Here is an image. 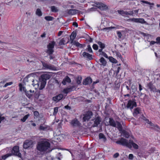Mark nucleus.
I'll return each mask as SVG.
<instances>
[{
  "instance_id": "1",
  "label": "nucleus",
  "mask_w": 160,
  "mask_h": 160,
  "mask_svg": "<svg viewBox=\"0 0 160 160\" xmlns=\"http://www.w3.org/2000/svg\"><path fill=\"white\" fill-rule=\"evenodd\" d=\"M37 150L40 152H48L52 151L50 148V144L46 140H42L38 142L36 147Z\"/></svg>"
},
{
  "instance_id": "2",
  "label": "nucleus",
  "mask_w": 160,
  "mask_h": 160,
  "mask_svg": "<svg viewBox=\"0 0 160 160\" xmlns=\"http://www.w3.org/2000/svg\"><path fill=\"white\" fill-rule=\"evenodd\" d=\"M116 142L118 144L126 146L130 149L132 147L135 149H138V145L134 142L132 140H129L128 141L123 138H121L120 140L117 141Z\"/></svg>"
},
{
  "instance_id": "3",
  "label": "nucleus",
  "mask_w": 160,
  "mask_h": 160,
  "mask_svg": "<svg viewBox=\"0 0 160 160\" xmlns=\"http://www.w3.org/2000/svg\"><path fill=\"white\" fill-rule=\"evenodd\" d=\"M51 75L49 73L44 74L41 76L39 78V82L40 84V86L39 88L40 89H43L45 87L46 83V81L50 78Z\"/></svg>"
},
{
  "instance_id": "4",
  "label": "nucleus",
  "mask_w": 160,
  "mask_h": 160,
  "mask_svg": "<svg viewBox=\"0 0 160 160\" xmlns=\"http://www.w3.org/2000/svg\"><path fill=\"white\" fill-rule=\"evenodd\" d=\"M93 6L97 7L101 10H106L108 9V7L107 5L102 2H95L92 5Z\"/></svg>"
},
{
  "instance_id": "5",
  "label": "nucleus",
  "mask_w": 160,
  "mask_h": 160,
  "mask_svg": "<svg viewBox=\"0 0 160 160\" xmlns=\"http://www.w3.org/2000/svg\"><path fill=\"white\" fill-rule=\"evenodd\" d=\"M12 155L17 156L20 158H22L21 154L19 152L18 147L15 146L13 148L11 151V156Z\"/></svg>"
},
{
  "instance_id": "6",
  "label": "nucleus",
  "mask_w": 160,
  "mask_h": 160,
  "mask_svg": "<svg viewBox=\"0 0 160 160\" xmlns=\"http://www.w3.org/2000/svg\"><path fill=\"white\" fill-rule=\"evenodd\" d=\"M55 44V42L54 41H52L47 46L48 49L47 50L46 52H49L50 54H52L54 52L53 48Z\"/></svg>"
},
{
  "instance_id": "7",
  "label": "nucleus",
  "mask_w": 160,
  "mask_h": 160,
  "mask_svg": "<svg viewBox=\"0 0 160 160\" xmlns=\"http://www.w3.org/2000/svg\"><path fill=\"white\" fill-rule=\"evenodd\" d=\"M94 122V124L92 127H97L98 125H100L101 122H102V119L99 116L95 118L92 120Z\"/></svg>"
},
{
  "instance_id": "8",
  "label": "nucleus",
  "mask_w": 160,
  "mask_h": 160,
  "mask_svg": "<svg viewBox=\"0 0 160 160\" xmlns=\"http://www.w3.org/2000/svg\"><path fill=\"white\" fill-rule=\"evenodd\" d=\"M83 122L88 121L92 116V113L91 111H88L85 114L83 115Z\"/></svg>"
},
{
  "instance_id": "9",
  "label": "nucleus",
  "mask_w": 160,
  "mask_h": 160,
  "mask_svg": "<svg viewBox=\"0 0 160 160\" xmlns=\"http://www.w3.org/2000/svg\"><path fill=\"white\" fill-rule=\"evenodd\" d=\"M136 102L134 100H129L127 105V108H129L131 110L134 107L137 106Z\"/></svg>"
},
{
  "instance_id": "10",
  "label": "nucleus",
  "mask_w": 160,
  "mask_h": 160,
  "mask_svg": "<svg viewBox=\"0 0 160 160\" xmlns=\"http://www.w3.org/2000/svg\"><path fill=\"white\" fill-rule=\"evenodd\" d=\"M33 144V142L31 140H26L24 142L23 144V148L25 149H28L32 147Z\"/></svg>"
},
{
  "instance_id": "11",
  "label": "nucleus",
  "mask_w": 160,
  "mask_h": 160,
  "mask_svg": "<svg viewBox=\"0 0 160 160\" xmlns=\"http://www.w3.org/2000/svg\"><path fill=\"white\" fill-rule=\"evenodd\" d=\"M63 98V94L60 93L55 96L53 97L52 98V100L55 102L56 103L58 102L61 100Z\"/></svg>"
},
{
  "instance_id": "12",
  "label": "nucleus",
  "mask_w": 160,
  "mask_h": 160,
  "mask_svg": "<svg viewBox=\"0 0 160 160\" xmlns=\"http://www.w3.org/2000/svg\"><path fill=\"white\" fill-rule=\"evenodd\" d=\"M129 21L137 23H145L146 22L144 20L143 18H130L129 19Z\"/></svg>"
},
{
  "instance_id": "13",
  "label": "nucleus",
  "mask_w": 160,
  "mask_h": 160,
  "mask_svg": "<svg viewBox=\"0 0 160 160\" xmlns=\"http://www.w3.org/2000/svg\"><path fill=\"white\" fill-rule=\"evenodd\" d=\"M70 123L71 125L73 127H79L81 124L79 121L76 118H75L72 120Z\"/></svg>"
},
{
  "instance_id": "14",
  "label": "nucleus",
  "mask_w": 160,
  "mask_h": 160,
  "mask_svg": "<svg viewBox=\"0 0 160 160\" xmlns=\"http://www.w3.org/2000/svg\"><path fill=\"white\" fill-rule=\"evenodd\" d=\"M98 62L100 66H102L103 67H105L107 63L106 60L103 57H101L99 59Z\"/></svg>"
},
{
  "instance_id": "15",
  "label": "nucleus",
  "mask_w": 160,
  "mask_h": 160,
  "mask_svg": "<svg viewBox=\"0 0 160 160\" xmlns=\"http://www.w3.org/2000/svg\"><path fill=\"white\" fill-rule=\"evenodd\" d=\"M147 87L150 89L151 91L153 92H156L157 90H158L156 89L155 87L151 82H150L147 84Z\"/></svg>"
},
{
  "instance_id": "16",
  "label": "nucleus",
  "mask_w": 160,
  "mask_h": 160,
  "mask_svg": "<svg viewBox=\"0 0 160 160\" xmlns=\"http://www.w3.org/2000/svg\"><path fill=\"white\" fill-rule=\"evenodd\" d=\"M42 63L43 67L45 69H53V66L51 65L50 64H48L44 62H42Z\"/></svg>"
},
{
  "instance_id": "17",
  "label": "nucleus",
  "mask_w": 160,
  "mask_h": 160,
  "mask_svg": "<svg viewBox=\"0 0 160 160\" xmlns=\"http://www.w3.org/2000/svg\"><path fill=\"white\" fill-rule=\"evenodd\" d=\"M69 42V40L67 38H62L59 41V44L60 45H64L66 43H67Z\"/></svg>"
},
{
  "instance_id": "18",
  "label": "nucleus",
  "mask_w": 160,
  "mask_h": 160,
  "mask_svg": "<svg viewBox=\"0 0 160 160\" xmlns=\"http://www.w3.org/2000/svg\"><path fill=\"white\" fill-rule=\"evenodd\" d=\"M71 43L72 44H73L75 45L76 47H79L81 48H83L84 46H85V45L84 44H82L79 43L78 42H76L74 40H72L71 42Z\"/></svg>"
},
{
  "instance_id": "19",
  "label": "nucleus",
  "mask_w": 160,
  "mask_h": 160,
  "mask_svg": "<svg viewBox=\"0 0 160 160\" xmlns=\"http://www.w3.org/2000/svg\"><path fill=\"white\" fill-rule=\"evenodd\" d=\"M92 80L90 77H88L84 79L83 82V84L85 85L89 84L92 82Z\"/></svg>"
},
{
  "instance_id": "20",
  "label": "nucleus",
  "mask_w": 160,
  "mask_h": 160,
  "mask_svg": "<svg viewBox=\"0 0 160 160\" xmlns=\"http://www.w3.org/2000/svg\"><path fill=\"white\" fill-rule=\"evenodd\" d=\"M75 87L74 86H70L64 89L65 92L66 93H68L69 92L74 91L75 89Z\"/></svg>"
},
{
  "instance_id": "21",
  "label": "nucleus",
  "mask_w": 160,
  "mask_h": 160,
  "mask_svg": "<svg viewBox=\"0 0 160 160\" xmlns=\"http://www.w3.org/2000/svg\"><path fill=\"white\" fill-rule=\"evenodd\" d=\"M71 82L70 78L68 76H66L63 80L62 83L64 85L66 84L67 83H69Z\"/></svg>"
},
{
  "instance_id": "22",
  "label": "nucleus",
  "mask_w": 160,
  "mask_h": 160,
  "mask_svg": "<svg viewBox=\"0 0 160 160\" xmlns=\"http://www.w3.org/2000/svg\"><path fill=\"white\" fill-rule=\"evenodd\" d=\"M82 55L83 57L87 58L89 60H91L92 59V55L90 54L87 52H83L82 53Z\"/></svg>"
},
{
  "instance_id": "23",
  "label": "nucleus",
  "mask_w": 160,
  "mask_h": 160,
  "mask_svg": "<svg viewBox=\"0 0 160 160\" xmlns=\"http://www.w3.org/2000/svg\"><path fill=\"white\" fill-rule=\"evenodd\" d=\"M109 119V122L110 125L114 127H116V121L115 122L113 119L112 118H110Z\"/></svg>"
},
{
  "instance_id": "24",
  "label": "nucleus",
  "mask_w": 160,
  "mask_h": 160,
  "mask_svg": "<svg viewBox=\"0 0 160 160\" xmlns=\"http://www.w3.org/2000/svg\"><path fill=\"white\" fill-rule=\"evenodd\" d=\"M140 71V73L142 76L147 75L149 72V71L147 69H142Z\"/></svg>"
},
{
  "instance_id": "25",
  "label": "nucleus",
  "mask_w": 160,
  "mask_h": 160,
  "mask_svg": "<svg viewBox=\"0 0 160 160\" xmlns=\"http://www.w3.org/2000/svg\"><path fill=\"white\" fill-rule=\"evenodd\" d=\"M78 10L76 9H70L68 10V13L69 14L74 15L77 13Z\"/></svg>"
},
{
  "instance_id": "26",
  "label": "nucleus",
  "mask_w": 160,
  "mask_h": 160,
  "mask_svg": "<svg viewBox=\"0 0 160 160\" xmlns=\"http://www.w3.org/2000/svg\"><path fill=\"white\" fill-rule=\"evenodd\" d=\"M140 108L139 107L137 108H135L134 111L133 112V115L134 117H135L137 116V115L139 114L140 112Z\"/></svg>"
},
{
  "instance_id": "27",
  "label": "nucleus",
  "mask_w": 160,
  "mask_h": 160,
  "mask_svg": "<svg viewBox=\"0 0 160 160\" xmlns=\"http://www.w3.org/2000/svg\"><path fill=\"white\" fill-rule=\"evenodd\" d=\"M116 127L119 131H121L122 129V126L120 122L118 121H116Z\"/></svg>"
},
{
  "instance_id": "28",
  "label": "nucleus",
  "mask_w": 160,
  "mask_h": 160,
  "mask_svg": "<svg viewBox=\"0 0 160 160\" xmlns=\"http://www.w3.org/2000/svg\"><path fill=\"white\" fill-rule=\"evenodd\" d=\"M51 11L52 12H57L58 11V8L55 6H52L51 7Z\"/></svg>"
},
{
  "instance_id": "29",
  "label": "nucleus",
  "mask_w": 160,
  "mask_h": 160,
  "mask_svg": "<svg viewBox=\"0 0 160 160\" xmlns=\"http://www.w3.org/2000/svg\"><path fill=\"white\" fill-rule=\"evenodd\" d=\"M123 136L126 138H128L130 136V133L125 131L123 132Z\"/></svg>"
},
{
  "instance_id": "30",
  "label": "nucleus",
  "mask_w": 160,
  "mask_h": 160,
  "mask_svg": "<svg viewBox=\"0 0 160 160\" xmlns=\"http://www.w3.org/2000/svg\"><path fill=\"white\" fill-rule=\"evenodd\" d=\"M118 13L123 16H126L127 11H124L122 10H118Z\"/></svg>"
},
{
  "instance_id": "31",
  "label": "nucleus",
  "mask_w": 160,
  "mask_h": 160,
  "mask_svg": "<svg viewBox=\"0 0 160 160\" xmlns=\"http://www.w3.org/2000/svg\"><path fill=\"white\" fill-rule=\"evenodd\" d=\"M99 139H102L104 141H105L106 140V138L105 136L102 133H100L99 134Z\"/></svg>"
},
{
  "instance_id": "32",
  "label": "nucleus",
  "mask_w": 160,
  "mask_h": 160,
  "mask_svg": "<svg viewBox=\"0 0 160 160\" xmlns=\"http://www.w3.org/2000/svg\"><path fill=\"white\" fill-rule=\"evenodd\" d=\"M76 35L77 34L76 32H72L71 35L70 36V39H72V41L74 40L75 38L76 37Z\"/></svg>"
},
{
  "instance_id": "33",
  "label": "nucleus",
  "mask_w": 160,
  "mask_h": 160,
  "mask_svg": "<svg viewBox=\"0 0 160 160\" xmlns=\"http://www.w3.org/2000/svg\"><path fill=\"white\" fill-rule=\"evenodd\" d=\"M96 42L98 44L100 47L102 48H105V44L102 43L100 41H97Z\"/></svg>"
},
{
  "instance_id": "34",
  "label": "nucleus",
  "mask_w": 160,
  "mask_h": 160,
  "mask_svg": "<svg viewBox=\"0 0 160 160\" xmlns=\"http://www.w3.org/2000/svg\"><path fill=\"white\" fill-rule=\"evenodd\" d=\"M36 14L39 17L41 16L42 15V12L41 10L39 8H38L37 9Z\"/></svg>"
},
{
  "instance_id": "35",
  "label": "nucleus",
  "mask_w": 160,
  "mask_h": 160,
  "mask_svg": "<svg viewBox=\"0 0 160 160\" xmlns=\"http://www.w3.org/2000/svg\"><path fill=\"white\" fill-rule=\"evenodd\" d=\"M109 59L111 62L113 63H116L117 62V60L112 57H110L109 58Z\"/></svg>"
},
{
  "instance_id": "36",
  "label": "nucleus",
  "mask_w": 160,
  "mask_h": 160,
  "mask_svg": "<svg viewBox=\"0 0 160 160\" xmlns=\"http://www.w3.org/2000/svg\"><path fill=\"white\" fill-rule=\"evenodd\" d=\"M116 27H107L104 28L102 29V30L103 31H107V30H110L112 29H114V28H116Z\"/></svg>"
},
{
  "instance_id": "37",
  "label": "nucleus",
  "mask_w": 160,
  "mask_h": 160,
  "mask_svg": "<svg viewBox=\"0 0 160 160\" xmlns=\"http://www.w3.org/2000/svg\"><path fill=\"white\" fill-rule=\"evenodd\" d=\"M44 18L46 20L48 21H52L54 19L53 17L50 16H46Z\"/></svg>"
},
{
  "instance_id": "38",
  "label": "nucleus",
  "mask_w": 160,
  "mask_h": 160,
  "mask_svg": "<svg viewBox=\"0 0 160 160\" xmlns=\"http://www.w3.org/2000/svg\"><path fill=\"white\" fill-rule=\"evenodd\" d=\"M47 129V127L43 126L42 125H40L39 127V129L40 130L44 131L46 130Z\"/></svg>"
},
{
  "instance_id": "39",
  "label": "nucleus",
  "mask_w": 160,
  "mask_h": 160,
  "mask_svg": "<svg viewBox=\"0 0 160 160\" xmlns=\"http://www.w3.org/2000/svg\"><path fill=\"white\" fill-rule=\"evenodd\" d=\"M32 85H33V86H35V85H37L38 86V87L39 85V83L40 82H38V81L37 80H33L32 81Z\"/></svg>"
},
{
  "instance_id": "40",
  "label": "nucleus",
  "mask_w": 160,
  "mask_h": 160,
  "mask_svg": "<svg viewBox=\"0 0 160 160\" xmlns=\"http://www.w3.org/2000/svg\"><path fill=\"white\" fill-rule=\"evenodd\" d=\"M29 116V114H27L25 115L21 119V121H22L23 122H25L26 120L28 118Z\"/></svg>"
},
{
  "instance_id": "41",
  "label": "nucleus",
  "mask_w": 160,
  "mask_h": 160,
  "mask_svg": "<svg viewBox=\"0 0 160 160\" xmlns=\"http://www.w3.org/2000/svg\"><path fill=\"white\" fill-rule=\"evenodd\" d=\"M58 107H56L54 108V112L53 113V115L54 116H55L57 114L58 111Z\"/></svg>"
},
{
  "instance_id": "42",
  "label": "nucleus",
  "mask_w": 160,
  "mask_h": 160,
  "mask_svg": "<svg viewBox=\"0 0 160 160\" xmlns=\"http://www.w3.org/2000/svg\"><path fill=\"white\" fill-rule=\"evenodd\" d=\"M134 12L133 11H129V12L127 11L126 12V16H128V15H131L133 16Z\"/></svg>"
},
{
  "instance_id": "43",
  "label": "nucleus",
  "mask_w": 160,
  "mask_h": 160,
  "mask_svg": "<svg viewBox=\"0 0 160 160\" xmlns=\"http://www.w3.org/2000/svg\"><path fill=\"white\" fill-rule=\"evenodd\" d=\"M25 93L26 96L28 97L29 98H31L32 96V94L30 93L29 91H27V92H26Z\"/></svg>"
},
{
  "instance_id": "44",
  "label": "nucleus",
  "mask_w": 160,
  "mask_h": 160,
  "mask_svg": "<svg viewBox=\"0 0 160 160\" xmlns=\"http://www.w3.org/2000/svg\"><path fill=\"white\" fill-rule=\"evenodd\" d=\"M19 86L20 87V90L21 91H22V89L25 92V93L27 91L25 88L24 87H22V84L21 83L19 84Z\"/></svg>"
},
{
  "instance_id": "45",
  "label": "nucleus",
  "mask_w": 160,
  "mask_h": 160,
  "mask_svg": "<svg viewBox=\"0 0 160 160\" xmlns=\"http://www.w3.org/2000/svg\"><path fill=\"white\" fill-rule=\"evenodd\" d=\"M88 48H87V51L89 52L90 53H92V51L91 47L90 45H88L87 46Z\"/></svg>"
},
{
  "instance_id": "46",
  "label": "nucleus",
  "mask_w": 160,
  "mask_h": 160,
  "mask_svg": "<svg viewBox=\"0 0 160 160\" xmlns=\"http://www.w3.org/2000/svg\"><path fill=\"white\" fill-rule=\"evenodd\" d=\"M62 158V155L61 154V153L60 152L58 153L57 155V158L58 160H60Z\"/></svg>"
},
{
  "instance_id": "47",
  "label": "nucleus",
  "mask_w": 160,
  "mask_h": 160,
  "mask_svg": "<svg viewBox=\"0 0 160 160\" xmlns=\"http://www.w3.org/2000/svg\"><path fill=\"white\" fill-rule=\"evenodd\" d=\"M81 79L82 78L81 77H78L77 80V82L78 84H80L81 83Z\"/></svg>"
},
{
  "instance_id": "48",
  "label": "nucleus",
  "mask_w": 160,
  "mask_h": 160,
  "mask_svg": "<svg viewBox=\"0 0 160 160\" xmlns=\"http://www.w3.org/2000/svg\"><path fill=\"white\" fill-rule=\"evenodd\" d=\"M100 55L103 56L104 57L106 58H108V56L104 52H102L100 53Z\"/></svg>"
},
{
  "instance_id": "49",
  "label": "nucleus",
  "mask_w": 160,
  "mask_h": 160,
  "mask_svg": "<svg viewBox=\"0 0 160 160\" xmlns=\"http://www.w3.org/2000/svg\"><path fill=\"white\" fill-rule=\"evenodd\" d=\"M92 48L95 50H97L98 49V46L96 44H94L92 45Z\"/></svg>"
},
{
  "instance_id": "50",
  "label": "nucleus",
  "mask_w": 160,
  "mask_h": 160,
  "mask_svg": "<svg viewBox=\"0 0 160 160\" xmlns=\"http://www.w3.org/2000/svg\"><path fill=\"white\" fill-rule=\"evenodd\" d=\"M117 33L118 37L119 38H122V35L121 32L120 31H118L117 32Z\"/></svg>"
},
{
  "instance_id": "51",
  "label": "nucleus",
  "mask_w": 160,
  "mask_h": 160,
  "mask_svg": "<svg viewBox=\"0 0 160 160\" xmlns=\"http://www.w3.org/2000/svg\"><path fill=\"white\" fill-rule=\"evenodd\" d=\"M47 53L49 55V58L50 59H53V58H55V57L54 56V55H53L52 54H50L49 53V52H47Z\"/></svg>"
},
{
  "instance_id": "52",
  "label": "nucleus",
  "mask_w": 160,
  "mask_h": 160,
  "mask_svg": "<svg viewBox=\"0 0 160 160\" xmlns=\"http://www.w3.org/2000/svg\"><path fill=\"white\" fill-rule=\"evenodd\" d=\"M116 55L117 56V57L121 59L122 56L121 54L119 52H116Z\"/></svg>"
},
{
  "instance_id": "53",
  "label": "nucleus",
  "mask_w": 160,
  "mask_h": 160,
  "mask_svg": "<svg viewBox=\"0 0 160 160\" xmlns=\"http://www.w3.org/2000/svg\"><path fill=\"white\" fill-rule=\"evenodd\" d=\"M140 34H141V35H142L143 36H150V35L148 34L145 33L143 32H140Z\"/></svg>"
},
{
  "instance_id": "54",
  "label": "nucleus",
  "mask_w": 160,
  "mask_h": 160,
  "mask_svg": "<svg viewBox=\"0 0 160 160\" xmlns=\"http://www.w3.org/2000/svg\"><path fill=\"white\" fill-rule=\"evenodd\" d=\"M152 128L156 129L159 128V127L157 125H155L153 124L152 125Z\"/></svg>"
},
{
  "instance_id": "55",
  "label": "nucleus",
  "mask_w": 160,
  "mask_h": 160,
  "mask_svg": "<svg viewBox=\"0 0 160 160\" xmlns=\"http://www.w3.org/2000/svg\"><path fill=\"white\" fill-rule=\"evenodd\" d=\"M33 114H34V116H35L37 117L39 115V113L38 111H35L34 112Z\"/></svg>"
},
{
  "instance_id": "56",
  "label": "nucleus",
  "mask_w": 160,
  "mask_h": 160,
  "mask_svg": "<svg viewBox=\"0 0 160 160\" xmlns=\"http://www.w3.org/2000/svg\"><path fill=\"white\" fill-rule=\"evenodd\" d=\"M133 158V156L132 154H130L128 156V159L130 160H132Z\"/></svg>"
},
{
  "instance_id": "57",
  "label": "nucleus",
  "mask_w": 160,
  "mask_h": 160,
  "mask_svg": "<svg viewBox=\"0 0 160 160\" xmlns=\"http://www.w3.org/2000/svg\"><path fill=\"white\" fill-rule=\"evenodd\" d=\"M97 10V8H92L88 9V10L90 11H96Z\"/></svg>"
},
{
  "instance_id": "58",
  "label": "nucleus",
  "mask_w": 160,
  "mask_h": 160,
  "mask_svg": "<svg viewBox=\"0 0 160 160\" xmlns=\"http://www.w3.org/2000/svg\"><path fill=\"white\" fill-rule=\"evenodd\" d=\"M119 154L117 152L113 156V157L114 158H117L119 156Z\"/></svg>"
},
{
  "instance_id": "59",
  "label": "nucleus",
  "mask_w": 160,
  "mask_h": 160,
  "mask_svg": "<svg viewBox=\"0 0 160 160\" xmlns=\"http://www.w3.org/2000/svg\"><path fill=\"white\" fill-rule=\"evenodd\" d=\"M64 108L67 110H69L71 109V107L68 105L65 106H64Z\"/></svg>"
},
{
  "instance_id": "60",
  "label": "nucleus",
  "mask_w": 160,
  "mask_h": 160,
  "mask_svg": "<svg viewBox=\"0 0 160 160\" xmlns=\"http://www.w3.org/2000/svg\"><path fill=\"white\" fill-rule=\"evenodd\" d=\"M22 28V26L21 24H19V25L17 27V29L18 30H20Z\"/></svg>"
},
{
  "instance_id": "61",
  "label": "nucleus",
  "mask_w": 160,
  "mask_h": 160,
  "mask_svg": "<svg viewBox=\"0 0 160 160\" xmlns=\"http://www.w3.org/2000/svg\"><path fill=\"white\" fill-rule=\"evenodd\" d=\"M157 42V43H160V37H157L156 38Z\"/></svg>"
},
{
  "instance_id": "62",
  "label": "nucleus",
  "mask_w": 160,
  "mask_h": 160,
  "mask_svg": "<svg viewBox=\"0 0 160 160\" xmlns=\"http://www.w3.org/2000/svg\"><path fill=\"white\" fill-rule=\"evenodd\" d=\"M156 92V95L157 96H159V94H160V90L159 89H158L157 90Z\"/></svg>"
},
{
  "instance_id": "63",
  "label": "nucleus",
  "mask_w": 160,
  "mask_h": 160,
  "mask_svg": "<svg viewBox=\"0 0 160 160\" xmlns=\"http://www.w3.org/2000/svg\"><path fill=\"white\" fill-rule=\"evenodd\" d=\"M155 43H157V41L155 42V41H152L150 42V45H152L154 44Z\"/></svg>"
},
{
  "instance_id": "64",
  "label": "nucleus",
  "mask_w": 160,
  "mask_h": 160,
  "mask_svg": "<svg viewBox=\"0 0 160 160\" xmlns=\"http://www.w3.org/2000/svg\"><path fill=\"white\" fill-rule=\"evenodd\" d=\"M73 25L76 27H78V24L77 22H73Z\"/></svg>"
}]
</instances>
